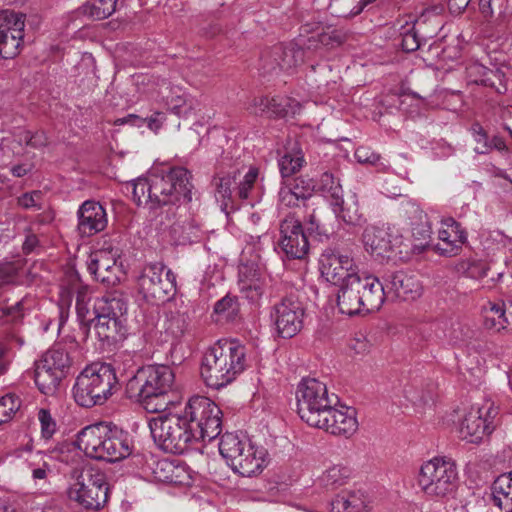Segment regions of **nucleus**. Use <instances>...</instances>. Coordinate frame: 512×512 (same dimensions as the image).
Returning <instances> with one entry per match:
<instances>
[{
    "mask_svg": "<svg viewBox=\"0 0 512 512\" xmlns=\"http://www.w3.org/2000/svg\"><path fill=\"white\" fill-rule=\"evenodd\" d=\"M264 68L271 72L276 68L291 70L304 61V50L294 43L278 44L263 56Z\"/></svg>",
    "mask_w": 512,
    "mask_h": 512,
    "instance_id": "6ab92c4d",
    "label": "nucleus"
},
{
    "mask_svg": "<svg viewBox=\"0 0 512 512\" xmlns=\"http://www.w3.org/2000/svg\"><path fill=\"white\" fill-rule=\"evenodd\" d=\"M287 99L284 98H269V107L267 111L268 117L282 118L288 114Z\"/></svg>",
    "mask_w": 512,
    "mask_h": 512,
    "instance_id": "e2e57ef3",
    "label": "nucleus"
},
{
    "mask_svg": "<svg viewBox=\"0 0 512 512\" xmlns=\"http://www.w3.org/2000/svg\"><path fill=\"white\" fill-rule=\"evenodd\" d=\"M417 483L427 497L446 499L452 496L458 486L456 463L446 457H434L424 462Z\"/></svg>",
    "mask_w": 512,
    "mask_h": 512,
    "instance_id": "0eeeda50",
    "label": "nucleus"
},
{
    "mask_svg": "<svg viewBox=\"0 0 512 512\" xmlns=\"http://www.w3.org/2000/svg\"><path fill=\"white\" fill-rule=\"evenodd\" d=\"M125 303L116 297H100L94 300L93 304V318H121L126 312Z\"/></svg>",
    "mask_w": 512,
    "mask_h": 512,
    "instance_id": "72a5a7b5",
    "label": "nucleus"
},
{
    "mask_svg": "<svg viewBox=\"0 0 512 512\" xmlns=\"http://www.w3.org/2000/svg\"><path fill=\"white\" fill-rule=\"evenodd\" d=\"M304 307L295 295H289L276 303L271 311V319L278 335L292 338L303 326Z\"/></svg>",
    "mask_w": 512,
    "mask_h": 512,
    "instance_id": "f8f14e48",
    "label": "nucleus"
},
{
    "mask_svg": "<svg viewBox=\"0 0 512 512\" xmlns=\"http://www.w3.org/2000/svg\"><path fill=\"white\" fill-rule=\"evenodd\" d=\"M240 457H241V459H244V460L245 459L249 460L248 458H251V457L256 459V463L253 464L254 468L251 471L245 472L241 469H232L234 472H237L244 477H250V476L260 472L262 470V468L264 467L265 451L262 448L255 447L251 443V441L248 442L247 447H245V449H243L242 453H240Z\"/></svg>",
    "mask_w": 512,
    "mask_h": 512,
    "instance_id": "37998d69",
    "label": "nucleus"
},
{
    "mask_svg": "<svg viewBox=\"0 0 512 512\" xmlns=\"http://www.w3.org/2000/svg\"><path fill=\"white\" fill-rule=\"evenodd\" d=\"M472 132L474 140L477 143L475 152L478 154H487L492 150V145L489 142L488 135L484 128L479 124L475 123L472 125Z\"/></svg>",
    "mask_w": 512,
    "mask_h": 512,
    "instance_id": "bf43d9fd",
    "label": "nucleus"
},
{
    "mask_svg": "<svg viewBox=\"0 0 512 512\" xmlns=\"http://www.w3.org/2000/svg\"><path fill=\"white\" fill-rule=\"evenodd\" d=\"M497 415L498 409L491 402H487L477 409L472 408L460 423V438L468 443L479 444L484 436H488L494 431Z\"/></svg>",
    "mask_w": 512,
    "mask_h": 512,
    "instance_id": "9b49d317",
    "label": "nucleus"
},
{
    "mask_svg": "<svg viewBox=\"0 0 512 512\" xmlns=\"http://www.w3.org/2000/svg\"><path fill=\"white\" fill-rule=\"evenodd\" d=\"M0 313L5 324L10 325V327H19L24 318L23 300L12 306L0 308Z\"/></svg>",
    "mask_w": 512,
    "mask_h": 512,
    "instance_id": "8fccbe9b",
    "label": "nucleus"
},
{
    "mask_svg": "<svg viewBox=\"0 0 512 512\" xmlns=\"http://www.w3.org/2000/svg\"><path fill=\"white\" fill-rule=\"evenodd\" d=\"M422 44H424V42L413 27L402 34V48L404 51L414 52L418 50Z\"/></svg>",
    "mask_w": 512,
    "mask_h": 512,
    "instance_id": "680f3d73",
    "label": "nucleus"
},
{
    "mask_svg": "<svg viewBox=\"0 0 512 512\" xmlns=\"http://www.w3.org/2000/svg\"><path fill=\"white\" fill-rule=\"evenodd\" d=\"M239 289L252 304H258L266 289V279L254 264L239 267Z\"/></svg>",
    "mask_w": 512,
    "mask_h": 512,
    "instance_id": "b1692460",
    "label": "nucleus"
},
{
    "mask_svg": "<svg viewBox=\"0 0 512 512\" xmlns=\"http://www.w3.org/2000/svg\"><path fill=\"white\" fill-rule=\"evenodd\" d=\"M347 39V34L343 30L332 29L323 31L317 34L316 38L314 36L308 39L309 45L308 47H316L313 42H318L322 46L333 48L340 46Z\"/></svg>",
    "mask_w": 512,
    "mask_h": 512,
    "instance_id": "c03bdc74",
    "label": "nucleus"
},
{
    "mask_svg": "<svg viewBox=\"0 0 512 512\" xmlns=\"http://www.w3.org/2000/svg\"><path fill=\"white\" fill-rule=\"evenodd\" d=\"M279 245L290 259H303L309 251V242L301 221L288 215L280 223Z\"/></svg>",
    "mask_w": 512,
    "mask_h": 512,
    "instance_id": "2eb2a0df",
    "label": "nucleus"
},
{
    "mask_svg": "<svg viewBox=\"0 0 512 512\" xmlns=\"http://www.w3.org/2000/svg\"><path fill=\"white\" fill-rule=\"evenodd\" d=\"M166 104L168 108L179 117L188 116L194 109L195 101L189 95L173 93L171 96L166 97Z\"/></svg>",
    "mask_w": 512,
    "mask_h": 512,
    "instance_id": "79ce46f5",
    "label": "nucleus"
},
{
    "mask_svg": "<svg viewBox=\"0 0 512 512\" xmlns=\"http://www.w3.org/2000/svg\"><path fill=\"white\" fill-rule=\"evenodd\" d=\"M360 281L364 311L368 313L378 311L387 296L385 286L376 276L370 274H360Z\"/></svg>",
    "mask_w": 512,
    "mask_h": 512,
    "instance_id": "bb28decb",
    "label": "nucleus"
},
{
    "mask_svg": "<svg viewBox=\"0 0 512 512\" xmlns=\"http://www.w3.org/2000/svg\"><path fill=\"white\" fill-rule=\"evenodd\" d=\"M120 389L114 367L97 362L87 366L76 378L73 397L82 407L90 408L104 404Z\"/></svg>",
    "mask_w": 512,
    "mask_h": 512,
    "instance_id": "423d86ee",
    "label": "nucleus"
},
{
    "mask_svg": "<svg viewBox=\"0 0 512 512\" xmlns=\"http://www.w3.org/2000/svg\"><path fill=\"white\" fill-rule=\"evenodd\" d=\"M337 306L342 314L353 316L364 311L361 298L360 274L352 275L347 281L339 285Z\"/></svg>",
    "mask_w": 512,
    "mask_h": 512,
    "instance_id": "393cba45",
    "label": "nucleus"
},
{
    "mask_svg": "<svg viewBox=\"0 0 512 512\" xmlns=\"http://www.w3.org/2000/svg\"><path fill=\"white\" fill-rule=\"evenodd\" d=\"M245 367V346L236 340L221 339L205 351L200 373L207 386L220 389L234 381Z\"/></svg>",
    "mask_w": 512,
    "mask_h": 512,
    "instance_id": "7ed1b4c3",
    "label": "nucleus"
},
{
    "mask_svg": "<svg viewBox=\"0 0 512 512\" xmlns=\"http://www.w3.org/2000/svg\"><path fill=\"white\" fill-rule=\"evenodd\" d=\"M68 497L86 510L98 511L108 500L109 485L106 474L99 468L82 469L76 482L68 489Z\"/></svg>",
    "mask_w": 512,
    "mask_h": 512,
    "instance_id": "6e6552de",
    "label": "nucleus"
},
{
    "mask_svg": "<svg viewBox=\"0 0 512 512\" xmlns=\"http://www.w3.org/2000/svg\"><path fill=\"white\" fill-rule=\"evenodd\" d=\"M279 200L286 207H297L301 203H305V193L299 195L290 188L283 186L279 191Z\"/></svg>",
    "mask_w": 512,
    "mask_h": 512,
    "instance_id": "052dcab7",
    "label": "nucleus"
},
{
    "mask_svg": "<svg viewBox=\"0 0 512 512\" xmlns=\"http://www.w3.org/2000/svg\"><path fill=\"white\" fill-rule=\"evenodd\" d=\"M329 9L337 17H353L363 11L357 0H330Z\"/></svg>",
    "mask_w": 512,
    "mask_h": 512,
    "instance_id": "de8ad7c7",
    "label": "nucleus"
},
{
    "mask_svg": "<svg viewBox=\"0 0 512 512\" xmlns=\"http://www.w3.org/2000/svg\"><path fill=\"white\" fill-rule=\"evenodd\" d=\"M78 231L82 236H92L107 226L105 209L95 201H85L78 210Z\"/></svg>",
    "mask_w": 512,
    "mask_h": 512,
    "instance_id": "5701e85b",
    "label": "nucleus"
},
{
    "mask_svg": "<svg viewBox=\"0 0 512 512\" xmlns=\"http://www.w3.org/2000/svg\"><path fill=\"white\" fill-rule=\"evenodd\" d=\"M250 440L245 436L240 437L238 434L225 433L221 436L219 442V452L232 469H241L245 472L251 471L256 463V459L251 457L241 459L240 453L247 447Z\"/></svg>",
    "mask_w": 512,
    "mask_h": 512,
    "instance_id": "a211bd4d",
    "label": "nucleus"
},
{
    "mask_svg": "<svg viewBox=\"0 0 512 512\" xmlns=\"http://www.w3.org/2000/svg\"><path fill=\"white\" fill-rule=\"evenodd\" d=\"M24 140L27 146L35 149H40L48 145V137L44 131H37L35 133L26 132Z\"/></svg>",
    "mask_w": 512,
    "mask_h": 512,
    "instance_id": "338daca9",
    "label": "nucleus"
},
{
    "mask_svg": "<svg viewBox=\"0 0 512 512\" xmlns=\"http://www.w3.org/2000/svg\"><path fill=\"white\" fill-rule=\"evenodd\" d=\"M153 474L156 480L175 485H189L192 479L189 467L179 460H159Z\"/></svg>",
    "mask_w": 512,
    "mask_h": 512,
    "instance_id": "a878e982",
    "label": "nucleus"
},
{
    "mask_svg": "<svg viewBox=\"0 0 512 512\" xmlns=\"http://www.w3.org/2000/svg\"><path fill=\"white\" fill-rule=\"evenodd\" d=\"M258 172L255 169H250L244 176L243 181L240 182L238 187V195L241 199H247L250 190L253 188L257 179Z\"/></svg>",
    "mask_w": 512,
    "mask_h": 512,
    "instance_id": "0e129e2a",
    "label": "nucleus"
},
{
    "mask_svg": "<svg viewBox=\"0 0 512 512\" xmlns=\"http://www.w3.org/2000/svg\"><path fill=\"white\" fill-rule=\"evenodd\" d=\"M478 5L483 18L497 25L505 24L512 15L508 0H479Z\"/></svg>",
    "mask_w": 512,
    "mask_h": 512,
    "instance_id": "7c9ffc66",
    "label": "nucleus"
},
{
    "mask_svg": "<svg viewBox=\"0 0 512 512\" xmlns=\"http://www.w3.org/2000/svg\"><path fill=\"white\" fill-rule=\"evenodd\" d=\"M117 0H89L81 6V13L92 20L108 18L116 10Z\"/></svg>",
    "mask_w": 512,
    "mask_h": 512,
    "instance_id": "4c0bfd02",
    "label": "nucleus"
},
{
    "mask_svg": "<svg viewBox=\"0 0 512 512\" xmlns=\"http://www.w3.org/2000/svg\"><path fill=\"white\" fill-rule=\"evenodd\" d=\"M467 74L472 82L495 88L500 92V89L496 86V80L501 81V73L499 70H492L482 64L473 63L467 67Z\"/></svg>",
    "mask_w": 512,
    "mask_h": 512,
    "instance_id": "e433bc0d",
    "label": "nucleus"
},
{
    "mask_svg": "<svg viewBox=\"0 0 512 512\" xmlns=\"http://www.w3.org/2000/svg\"><path fill=\"white\" fill-rule=\"evenodd\" d=\"M0 344H4L12 353L13 349H20L25 344V338L19 327H9L5 330Z\"/></svg>",
    "mask_w": 512,
    "mask_h": 512,
    "instance_id": "4d7b16f0",
    "label": "nucleus"
},
{
    "mask_svg": "<svg viewBox=\"0 0 512 512\" xmlns=\"http://www.w3.org/2000/svg\"><path fill=\"white\" fill-rule=\"evenodd\" d=\"M94 323V330L102 342L115 343L125 335V327L121 318L90 319Z\"/></svg>",
    "mask_w": 512,
    "mask_h": 512,
    "instance_id": "c756f323",
    "label": "nucleus"
},
{
    "mask_svg": "<svg viewBox=\"0 0 512 512\" xmlns=\"http://www.w3.org/2000/svg\"><path fill=\"white\" fill-rule=\"evenodd\" d=\"M191 174L184 167L171 168L166 174H152L149 176L150 188L152 190V209L160 206H169L166 211V220L163 221L162 215L158 224L162 230L170 229L172 234H176L180 225L173 221L174 212L170 205L183 199L186 202L192 200V184L190 182Z\"/></svg>",
    "mask_w": 512,
    "mask_h": 512,
    "instance_id": "39448f33",
    "label": "nucleus"
},
{
    "mask_svg": "<svg viewBox=\"0 0 512 512\" xmlns=\"http://www.w3.org/2000/svg\"><path fill=\"white\" fill-rule=\"evenodd\" d=\"M493 502L501 510L512 512V472L502 474L492 484Z\"/></svg>",
    "mask_w": 512,
    "mask_h": 512,
    "instance_id": "2f4dec72",
    "label": "nucleus"
},
{
    "mask_svg": "<svg viewBox=\"0 0 512 512\" xmlns=\"http://www.w3.org/2000/svg\"><path fill=\"white\" fill-rule=\"evenodd\" d=\"M37 418L40 422L42 438L46 440L51 439L57 430V424L52 417L50 410L40 408L37 413Z\"/></svg>",
    "mask_w": 512,
    "mask_h": 512,
    "instance_id": "864d4df0",
    "label": "nucleus"
},
{
    "mask_svg": "<svg viewBox=\"0 0 512 512\" xmlns=\"http://www.w3.org/2000/svg\"><path fill=\"white\" fill-rule=\"evenodd\" d=\"M117 250H97L90 254L87 269L95 280L106 286H115L121 280L123 271L117 264Z\"/></svg>",
    "mask_w": 512,
    "mask_h": 512,
    "instance_id": "dca6fc26",
    "label": "nucleus"
},
{
    "mask_svg": "<svg viewBox=\"0 0 512 512\" xmlns=\"http://www.w3.org/2000/svg\"><path fill=\"white\" fill-rule=\"evenodd\" d=\"M24 262L21 259L0 262V280L5 283L12 282L23 269Z\"/></svg>",
    "mask_w": 512,
    "mask_h": 512,
    "instance_id": "5fc2aeb1",
    "label": "nucleus"
},
{
    "mask_svg": "<svg viewBox=\"0 0 512 512\" xmlns=\"http://www.w3.org/2000/svg\"><path fill=\"white\" fill-rule=\"evenodd\" d=\"M175 374L167 365H148L137 370L126 385V393L130 399L141 403L149 413L168 410L174 404L173 387Z\"/></svg>",
    "mask_w": 512,
    "mask_h": 512,
    "instance_id": "f03ea898",
    "label": "nucleus"
},
{
    "mask_svg": "<svg viewBox=\"0 0 512 512\" xmlns=\"http://www.w3.org/2000/svg\"><path fill=\"white\" fill-rule=\"evenodd\" d=\"M133 200L137 205L147 204L152 209V190L149 177H139L131 182Z\"/></svg>",
    "mask_w": 512,
    "mask_h": 512,
    "instance_id": "a18cd8bd",
    "label": "nucleus"
},
{
    "mask_svg": "<svg viewBox=\"0 0 512 512\" xmlns=\"http://www.w3.org/2000/svg\"><path fill=\"white\" fill-rule=\"evenodd\" d=\"M439 242L435 250L444 256H455L467 240V233L461 228L454 218L448 217L441 221V229L438 232Z\"/></svg>",
    "mask_w": 512,
    "mask_h": 512,
    "instance_id": "412c9836",
    "label": "nucleus"
},
{
    "mask_svg": "<svg viewBox=\"0 0 512 512\" xmlns=\"http://www.w3.org/2000/svg\"><path fill=\"white\" fill-rule=\"evenodd\" d=\"M297 412L309 426L321 421V417L331 405H336L338 398L328 394L327 386L315 378H304L296 390Z\"/></svg>",
    "mask_w": 512,
    "mask_h": 512,
    "instance_id": "1a4fd4ad",
    "label": "nucleus"
},
{
    "mask_svg": "<svg viewBox=\"0 0 512 512\" xmlns=\"http://www.w3.org/2000/svg\"><path fill=\"white\" fill-rule=\"evenodd\" d=\"M24 17L11 10L0 11V58L18 55L24 37Z\"/></svg>",
    "mask_w": 512,
    "mask_h": 512,
    "instance_id": "ddd939ff",
    "label": "nucleus"
},
{
    "mask_svg": "<svg viewBox=\"0 0 512 512\" xmlns=\"http://www.w3.org/2000/svg\"><path fill=\"white\" fill-rule=\"evenodd\" d=\"M304 163V154L296 143L291 148H286L278 160L280 173L283 178L290 177L300 171Z\"/></svg>",
    "mask_w": 512,
    "mask_h": 512,
    "instance_id": "c9c22d12",
    "label": "nucleus"
},
{
    "mask_svg": "<svg viewBox=\"0 0 512 512\" xmlns=\"http://www.w3.org/2000/svg\"><path fill=\"white\" fill-rule=\"evenodd\" d=\"M236 184V177L230 174L218 176L213 179L216 189V198L220 200L223 210H227L231 202L232 186Z\"/></svg>",
    "mask_w": 512,
    "mask_h": 512,
    "instance_id": "a19ab883",
    "label": "nucleus"
},
{
    "mask_svg": "<svg viewBox=\"0 0 512 512\" xmlns=\"http://www.w3.org/2000/svg\"><path fill=\"white\" fill-rule=\"evenodd\" d=\"M355 157L359 163L371 164L376 166L380 171H388L389 165L382 161L379 154L371 151L368 147L361 146L357 148Z\"/></svg>",
    "mask_w": 512,
    "mask_h": 512,
    "instance_id": "3c124183",
    "label": "nucleus"
},
{
    "mask_svg": "<svg viewBox=\"0 0 512 512\" xmlns=\"http://www.w3.org/2000/svg\"><path fill=\"white\" fill-rule=\"evenodd\" d=\"M239 311V303L235 296L226 295L214 305V313L218 316V321H235Z\"/></svg>",
    "mask_w": 512,
    "mask_h": 512,
    "instance_id": "ea45409f",
    "label": "nucleus"
},
{
    "mask_svg": "<svg viewBox=\"0 0 512 512\" xmlns=\"http://www.w3.org/2000/svg\"><path fill=\"white\" fill-rule=\"evenodd\" d=\"M222 412L208 397H191L183 413L164 411L149 420L155 444L164 452L183 454L194 442L212 441L222 430Z\"/></svg>",
    "mask_w": 512,
    "mask_h": 512,
    "instance_id": "f257e3e1",
    "label": "nucleus"
},
{
    "mask_svg": "<svg viewBox=\"0 0 512 512\" xmlns=\"http://www.w3.org/2000/svg\"><path fill=\"white\" fill-rule=\"evenodd\" d=\"M20 398L12 393L0 397V425L7 423L20 409Z\"/></svg>",
    "mask_w": 512,
    "mask_h": 512,
    "instance_id": "09e8293b",
    "label": "nucleus"
},
{
    "mask_svg": "<svg viewBox=\"0 0 512 512\" xmlns=\"http://www.w3.org/2000/svg\"><path fill=\"white\" fill-rule=\"evenodd\" d=\"M331 512H367L369 501L361 490H342L330 502Z\"/></svg>",
    "mask_w": 512,
    "mask_h": 512,
    "instance_id": "cd10ccee",
    "label": "nucleus"
},
{
    "mask_svg": "<svg viewBox=\"0 0 512 512\" xmlns=\"http://www.w3.org/2000/svg\"><path fill=\"white\" fill-rule=\"evenodd\" d=\"M385 288L387 296L392 295L404 301H413L419 298L423 291L417 276L405 271H396L388 275Z\"/></svg>",
    "mask_w": 512,
    "mask_h": 512,
    "instance_id": "aec40b11",
    "label": "nucleus"
},
{
    "mask_svg": "<svg viewBox=\"0 0 512 512\" xmlns=\"http://www.w3.org/2000/svg\"><path fill=\"white\" fill-rule=\"evenodd\" d=\"M39 361L46 366H51L52 370L64 374V377H66L70 367L69 355L60 346L49 349Z\"/></svg>",
    "mask_w": 512,
    "mask_h": 512,
    "instance_id": "58836bf2",
    "label": "nucleus"
},
{
    "mask_svg": "<svg viewBox=\"0 0 512 512\" xmlns=\"http://www.w3.org/2000/svg\"><path fill=\"white\" fill-rule=\"evenodd\" d=\"M339 216L345 223L350 225H361L365 222V218L359 211L358 204L355 201L342 203Z\"/></svg>",
    "mask_w": 512,
    "mask_h": 512,
    "instance_id": "603ef678",
    "label": "nucleus"
},
{
    "mask_svg": "<svg viewBox=\"0 0 512 512\" xmlns=\"http://www.w3.org/2000/svg\"><path fill=\"white\" fill-rule=\"evenodd\" d=\"M412 27L424 43L436 36L440 27L436 8L425 10Z\"/></svg>",
    "mask_w": 512,
    "mask_h": 512,
    "instance_id": "f704fd0d",
    "label": "nucleus"
},
{
    "mask_svg": "<svg viewBox=\"0 0 512 512\" xmlns=\"http://www.w3.org/2000/svg\"><path fill=\"white\" fill-rule=\"evenodd\" d=\"M78 448L95 460L117 462L131 455L128 435L107 422H99L81 429L77 434Z\"/></svg>",
    "mask_w": 512,
    "mask_h": 512,
    "instance_id": "20e7f679",
    "label": "nucleus"
},
{
    "mask_svg": "<svg viewBox=\"0 0 512 512\" xmlns=\"http://www.w3.org/2000/svg\"><path fill=\"white\" fill-rule=\"evenodd\" d=\"M43 192L41 190H33L30 192L23 193L17 198V205L23 209H43Z\"/></svg>",
    "mask_w": 512,
    "mask_h": 512,
    "instance_id": "6e6d98bb",
    "label": "nucleus"
},
{
    "mask_svg": "<svg viewBox=\"0 0 512 512\" xmlns=\"http://www.w3.org/2000/svg\"><path fill=\"white\" fill-rule=\"evenodd\" d=\"M321 189L323 192L330 194L336 201L342 196V188L339 180L330 172H324L321 175Z\"/></svg>",
    "mask_w": 512,
    "mask_h": 512,
    "instance_id": "13d9d810",
    "label": "nucleus"
},
{
    "mask_svg": "<svg viewBox=\"0 0 512 512\" xmlns=\"http://www.w3.org/2000/svg\"><path fill=\"white\" fill-rule=\"evenodd\" d=\"M64 378V374L52 370L51 366H46L40 361L35 363L34 381L41 393L54 395Z\"/></svg>",
    "mask_w": 512,
    "mask_h": 512,
    "instance_id": "c85d7f7f",
    "label": "nucleus"
},
{
    "mask_svg": "<svg viewBox=\"0 0 512 512\" xmlns=\"http://www.w3.org/2000/svg\"><path fill=\"white\" fill-rule=\"evenodd\" d=\"M268 107H269V98L265 97V96H258V97H254L251 100V102L247 106V110L250 113L255 114V115H258V114L267 115Z\"/></svg>",
    "mask_w": 512,
    "mask_h": 512,
    "instance_id": "774afa93",
    "label": "nucleus"
},
{
    "mask_svg": "<svg viewBox=\"0 0 512 512\" xmlns=\"http://www.w3.org/2000/svg\"><path fill=\"white\" fill-rule=\"evenodd\" d=\"M287 188H290L292 191L297 192V194L305 193V201L312 197L314 185L310 180H304L301 178H295L293 183L289 185H285Z\"/></svg>",
    "mask_w": 512,
    "mask_h": 512,
    "instance_id": "69168bd1",
    "label": "nucleus"
},
{
    "mask_svg": "<svg viewBox=\"0 0 512 512\" xmlns=\"http://www.w3.org/2000/svg\"><path fill=\"white\" fill-rule=\"evenodd\" d=\"M139 291L143 297L153 304L164 303L176 291V277L162 263L147 265L138 278Z\"/></svg>",
    "mask_w": 512,
    "mask_h": 512,
    "instance_id": "9d476101",
    "label": "nucleus"
},
{
    "mask_svg": "<svg viewBox=\"0 0 512 512\" xmlns=\"http://www.w3.org/2000/svg\"><path fill=\"white\" fill-rule=\"evenodd\" d=\"M351 471L346 466L335 465L327 469L322 476V482L326 487L337 488L346 483Z\"/></svg>",
    "mask_w": 512,
    "mask_h": 512,
    "instance_id": "49530a36",
    "label": "nucleus"
},
{
    "mask_svg": "<svg viewBox=\"0 0 512 512\" xmlns=\"http://www.w3.org/2000/svg\"><path fill=\"white\" fill-rule=\"evenodd\" d=\"M484 325L487 329L501 332L509 326L505 303L489 302L484 308Z\"/></svg>",
    "mask_w": 512,
    "mask_h": 512,
    "instance_id": "473e14b6",
    "label": "nucleus"
},
{
    "mask_svg": "<svg viewBox=\"0 0 512 512\" xmlns=\"http://www.w3.org/2000/svg\"><path fill=\"white\" fill-rule=\"evenodd\" d=\"M319 269L322 277L334 285H340L352 275H358V267L348 255L335 249L327 248L319 258Z\"/></svg>",
    "mask_w": 512,
    "mask_h": 512,
    "instance_id": "4468645a",
    "label": "nucleus"
},
{
    "mask_svg": "<svg viewBox=\"0 0 512 512\" xmlns=\"http://www.w3.org/2000/svg\"><path fill=\"white\" fill-rule=\"evenodd\" d=\"M335 406L331 405L321 417V421L313 427L324 429L332 435L349 438L358 429L355 411L347 407L337 409Z\"/></svg>",
    "mask_w": 512,
    "mask_h": 512,
    "instance_id": "f3484780",
    "label": "nucleus"
},
{
    "mask_svg": "<svg viewBox=\"0 0 512 512\" xmlns=\"http://www.w3.org/2000/svg\"><path fill=\"white\" fill-rule=\"evenodd\" d=\"M362 237L365 250L377 258H389L397 242L390 226H369L365 228Z\"/></svg>",
    "mask_w": 512,
    "mask_h": 512,
    "instance_id": "4be33fe9",
    "label": "nucleus"
}]
</instances>
